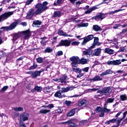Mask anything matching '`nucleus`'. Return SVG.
Segmentation results:
<instances>
[{
  "instance_id": "nucleus-1",
  "label": "nucleus",
  "mask_w": 127,
  "mask_h": 127,
  "mask_svg": "<svg viewBox=\"0 0 127 127\" xmlns=\"http://www.w3.org/2000/svg\"><path fill=\"white\" fill-rule=\"evenodd\" d=\"M21 36H23L24 39L25 40H26V39H28L30 37V31H29V30H27L14 34L12 39L13 41L17 40V39H18L19 37H21Z\"/></svg>"
},
{
  "instance_id": "nucleus-2",
  "label": "nucleus",
  "mask_w": 127,
  "mask_h": 127,
  "mask_svg": "<svg viewBox=\"0 0 127 127\" xmlns=\"http://www.w3.org/2000/svg\"><path fill=\"white\" fill-rule=\"evenodd\" d=\"M48 4V2L45 1L43 3V4H37L36 5V8L37 10L35 11L36 14H41L43 11L46 10L48 8L47 7V5Z\"/></svg>"
},
{
  "instance_id": "nucleus-3",
  "label": "nucleus",
  "mask_w": 127,
  "mask_h": 127,
  "mask_svg": "<svg viewBox=\"0 0 127 127\" xmlns=\"http://www.w3.org/2000/svg\"><path fill=\"white\" fill-rule=\"evenodd\" d=\"M112 91L113 89H112V88H111L110 87H105L102 90H98V96H103V95L108 96V95L111 94Z\"/></svg>"
},
{
  "instance_id": "nucleus-4",
  "label": "nucleus",
  "mask_w": 127,
  "mask_h": 127,
  "mask_svg": "<svg viewBox=\"0 0 127 127\" xmlns=\"http://www.w3.org/2000/svg\"><path fill=\"white\" fill-rule=\"evenodd\" d=\"M21 22V20L20 19H18L13 22L10 26L2 27L1 29H3V31H8L9 30H12V29H14L15 27H16V25L17 24H19Z\"/></svg>"
},
{
  "instance_id": "nucleus-5",
  "label": "nucleus",
  "mask_w": 127,
  "mask_h": 127,
  "mask_svg": "<svg viewBox=\"0 0 127 127\" xmlns=\"http://www.w3.org/2000/svg\"><path fill=\"white\" fill-rule=\"evenodd\" d=\"M14 14V11L5 12L4 13L2 14L0 16V22H1V21H3L7 19L8 17H10V16H11V15H13Z\"/></svg>"
},
{
  "instance_id": "nucleus-6",
  "label": "nucleus",
  "mask_w": 127,
  "mask_h": 127,
  "mask_svg": "<svg viewBox=\"0 0 127 127\" xmlns=\"http://www.w3.org/2000/svg\"><path fill=\"white\" fill-rule=\"evenodd\" d=\"M54 82H58V83H61V85L63 86L66 84V80H67V75L64 74L60 78H55L53 79Z\"/></svg>"
},
{
  "instance_id": "nucleus-7",
  "label": "nucleus",
  "mask_w": 127,
  "mask_h": 127,
  "mask_svg": "<svg viewBox=\"0 0 127 127\" xmlns=\"http://www.w3.org/2000/svg\"><path fill=\"white\" fill-rule=\"evenodd\" d=\"M69 60L71 61V66L72 68H75V67L78 66V64H79V57H72L69 59Z\"/></svg>"
},
{
  "instance_id": "nucleus-8",
  "label": "nucleus",
  "mask_w": 127,
  "mask_h": 127,
  "mask_svg": "<svg viewBox=\"0 0 127 127\" xmlns=\"http://www.w3.org/2000/svg\"><path fill=\"white\" fill-rule=\"evenodd\" d=\"M71 44V40H62L60 42V44L57 46H70Z\"/></svg>"
},
{
  "instance_id": "nucleus-9",
  "label": "nucleus",
  "mask_w": 127,
  "mask_h": 127,
  "mask_svg": "<svg viewBox=\"0 0 127 127\" xmlns=\"http://www.w3.org/2000/svg\"><path fill=\"white\" fill-rule=\"evenodd\" d=\"M77 123H78V120H77L72 119L70 121L65 122H64L62 124H68V126H69L70 127H75L77 126V125H76Z\"/></svg>"
},
{
  "instance_id": "nucleus-10",
  "label": "nucleus",
  "mask_w": 127,
  "mask_h": 127,
  "mask_svg": "<svg viewBox=\"0 0 127 127\" xmlns=\"http://www.w3.org/2000/svg\"><path fill=\"white\" fill-rule=\"evenodd\" d=\"M94 38V35H88L83 38V41L82 42L81 44L82 45H86V44L87 42H89L90 40H92Z\"/></svg>"
},
{
  "instance_id": "nucleus-11",
  "label": "nucleus",
  "mask_w": 127,
  "mask_h": 127,
  "mask_svg": "<svg viewBox=\"0 0 127 127\" xmlns=\"http://www.w3.org/2000/svg\"><path fill=\"white\" fill-rule=\"evenodd\" d=\"M94 38V35H88L83 38V41L82 42L81 44L82 45H86V44L87 42H89L90 40H92Z\"/></svg>"
},
{
  "instance_id": "nucleus-12",
  "label": "nucleus",
  "mask_w": 127,
  "mask_h": 127,
  "mask_svg": "<svg viewBox=\"0 0 127 127\" xmlns=\"http://www.w3.org/2000/svg\"><path fill=\"white\" fill-rule=\"evenodd\" d=\"M28 118H29V114H28V113H23L20 116V122L28 121Z\"/></svg>"
},
{
  "instance_id": "nucleus-13",
  "label": "nucleus",
  "mask_w": 127,
  "mask_h": 127,
  "mask_svg": "<svg viewBox=\"0 0 127 127\" xmlns=\"http://www.w3.org/2000/svg\"><path fill=\"white\" fill-rule=\"evenodd\" d=\"M33 15H38V14L35 13V11L34 12L33 9H30L27 13V18L30 19L31 18Z\"/></svg>"
},
{
  "instance_id": "nucleus-14",
  "label": "nucleus",
  "mask_w": 127,
  "mask_h": 127,
  "mask_svg": "<svg viewBox=\"0 0 127 127\" xmlns=\"http://www.w3.org/2000/svg\"><path fill=\"white\" fill-rule=\"evenodd\" d=\"M102 53V49L97 48L94 50L93 55V56H100Z\"/></svg>"
},
{
  "instance_id": "nucleus-15",
  "label": "nucleus",
  "mask_w": 127,
  "mask_h": 127,
  "mask_svg": "<svg viewBox=\"0 0 127 127\" xmlns=\"http://www.w3.org/2000/svg\"><path fill=\"white\" fill-rule=\"evenodd\" d=\"M79 111L78 108H74L72 109L69 113H68L67 115V117H73L74 115H75V113H77Z\"/></svg>"
},
{
  "instance_id": "nucleus-16",
  "label": "nucleus",
  "mask_w": 127,
  "mask_h": 127,
  "mask_svg": "<svg viewBox=\"0 0 127 127\" xmlns=\"http://www.w3.org/2000/svg\"><path fill=\"white\" fill-rule=\"evenodd\" d=\"M58 34L59 35H61L62 36H65V37H73V36H72L71 35H68L67 34V33L66 32H63V31L60 30L58 31Z\"/></svg>"
},
{
  "instance_id": "nucleus-17",
  "label": "nucleus",
  "mask_w": 127,
  "mask_h": 127,
  "mask_svg": "<svg viewBox=\"0 0 127 127\" xmlns=\"http://www.w3.org/2000/svg\"><path fill=\"white\" fill-rule=\"evenodd\" d=\"M74 88L72 87H68L66 88H62V90H61V93H67V92H69V91H72Z\"/></svg>"
},
{
  "instance_id": "nucleus-18",
  "label": "nucleus",
  "mask_w": 127,
  "mask_h": 127,
  "mask_svg": "<svg viewBox=\"0 0 127 127\" xmlns=\"http://www.w3.org/2000/svg\"><path fill=\"white\" fill-rule=\"evenodd\" d=\"M42 71H35V72H31V75L33 78H36L37 76H40V73H41Z\"/></svg>"
},
{
  "instance_id": "nucleus-19",
  "label": "nucleus",
  "mask_w": 127,
  "mask_h": 127,
  "mask_svg": "<svg viewBox=\"0 0 127 127\" xmlns=\"http://www.w3.org/2000/svg\"><path fill=\"white\" fill-rule=\"evenodd\" d=\"M111 74H113V70H111V69H107L105 72L100 74V76L101 77H104V76H106V75H110Z\"/></svg>"
},
{
  "instance_id": "nucleus-20",
  "label": "nucleus",
  "mask_w": 127,
  "mask_h": 127,
  "mask_svg": "<svg viewBox=\"0 0 127 127\" xmlns=\"http://www.w3.org/2000/svg\"><path fill=\"white\" fill-rule=\"evenodd\" d=\"M106 17V14L104 13H100L95 17L96 20H99V19H104Z\"/></svg>"
},
{
  "instance_id": "nucleus-21",
  "label": "nucleus",
  "mask_w": 127,
  "mask_h": 127,
  "mask_svg": "<svg viewBox=\"0 0 127 127\" xmlns=\"http://www.w3.org/2000/svg\"><path fill=\"white\" fill-rule=\"evenodd\" d=\"M42 24V22H41V21H40L38 20L34 21L33 23V26L34 27H38L39 25H41Z\"/></svg>"
},
{
  "instance_id": "nucleus-22",
  "label": "nucleus",
  "mask_w": 127,
  "mask_h": 127,
  "mask_svg": "<svg viewBox=\"0 0 127 127\" xmlns=\"http://www.w3.org/2000/svg\"><path fill=\"white\" fill-rule=\"evenodd\" d=\"M42 90V87L41 86H38L37 85H36L33 89L31 90V92L33 93L35 92V91H37V92H41Z\"/></svg>"
},
{
  "instance_id": "nucleus-23",
  "label": "nucleus",
  "mask_w": 127,
  "mask_h": 127,
  "mask_svg": "<svg viewBox=\"0 0 127 127\" xmlns=\"http://www.w3.org/2000/svg\"><path fill=\"white\" fill-rule=\"evenodd\" d=\"M118 39H114L113 40H110L109 39H107L106 40V43H113V46L114 45H116L117 43H118Z\"/></svg>"
},
{
  "instance_id": "nucleus-24",
  "label": "nucleus",
  "mask_w": 127,
  "mask_h": 127,
  "mask_svg": "<svg viewBox=\"0 0 127 127\" xmlns=\"http://www.w3.org/2000/svg\"><path fill=\"white\" fill-rule=\"evenodd\" d=\"M97 9L98 7H97V6H94L91 7L89 9L87 10L86 11H85V13H86V14L91 13L93 11V10H96V9Z\"/></svg>"
},
{
  "instance_id": "nucleus-25",
  "label": "nucleus",
  "mask_w": 127,
  "mask_h": 127,
  "mask_svg": "<svg viewBox=\"0 0 127 127\" xmlns=\"http://www.w3.org/2000/svg\"><path fill=\"white\" fill-rule=\"evenodd\" d=\"M104 52L110 55L114 54V50L110 49L109 48H105L104 49Z\"/></svg>"
},
{
  "instance_id": "nucleus-26",
  "label": "nucleus",
  "mask_w": 127,
  "mask_h": 127,
  "mask_svg": "<svg viewBox=\"0 0 127 127\" xmlns=\"http://www.w3.org/2000/svg\"><path fill=\"white\" fill-rule=\"evenodd\" d=\"M102 80L103 78H101L100 76L96 75L91 79V81H93V82H96L98 81H102Z\"/></svg>"
},
{
  "instance_id": "nucleus-27",
  "label": "nucleus",
  "mask_w": 127,
  "mask_h": 127,
  "mask_svg": "<svg viewBox=\"0 0 127 127\" xmlns=\"http://www.w3.org/2000/svg\"><path fill=\"white\" fill-rule=\"evenodd\" d=\"M92 28L94 31H101V30H102V28L97 25H93Z\"/></svg>"
},
{
  "instance_id": "nucleus-28",
  "label": "nucleus",
  "mask_w": 127,
  "mask_h": 127,
  "mask_svg": "<svg viewBox=\"0 0 127 127\" xmlns=\"http://www.w3.org/2000/svg\"><path fill=\"white\" fill-rule=\"evenodd\" d=\"M62 15L60 11H56L54 12L53 15L54 17H60Z\"/></svg>"
},
{
  "instance_id": "nucleus-29",
  "label": "nucleus",
  "mask_w": 127,
  "mask_h": 127,
  "mask_svg": "<svg viewBox=\"0 0 127 127\" xmlns=\"http://www.w3.org/2000/svg\"><path fill=\"white\" fill-rule=\"evenodd\" d=\"M120 101L124 102V101H127V96L126 94H122L120 95Z\"/></svg>"
},
{
  "instance_id": "nucleus-30",
  "label": "nucleus",
  "mask_w": 127,
  "mask_h": 127,
  "mask_svg": "<svg viewBox=\"0 0 127 127\" xmlns=\"http://www.w3.org/2000/svg\"><path fill=\"white\" fill-rule=\"evenodd\" d=\"M116 122H117V119L116 118H114L112 120H109V121L106 122L105 124L106 125H110V124H111V123L112 124H115V123H116Z\"/></svg>"
},
{
  "instance_id": "nucleus-31",
  "label": "nucleus",
  "mask_w": 127,
  "mask_h": 127,
  "mask_svg": "<svg viewBox=\"0 0 127 127\" xmlns=\"http://www.w3.org/2000/svg\"><path fill=\"white\" fill-rule=\"evenodd\" d=\"M98 42H99V38H98V37H94V45L91 46L90 48V49H92V48H95V44H96Z\"/></svg>"
},
{
  "instance_id": "nucleus-32",
  "label": "nucleus",
  "mask_w": 127,
  "mask_h": 127,
  "mask_svg": "<svg viewBox=\"0 0 127 127\" xmlns=\"http://www.w3.org/2000/svg\"><path fill=\"white\" fill-rule=\"evenodd\" d=\"M89 25V23H81L80 24H78L77 25L78 27H87Z\"/></svg>"
},
{
  "instance_id": "nucleus-33",
  "label": "nucleus",
  "mask_w": 127,
  "mask_h": 127,
  "mask_svg": "<svg viewBox=\"0 0 127 127\" xmlns=\"http://www.w3.org/2000/svg\"><path fill=\"white\" fill-rule=\"evenodd\" d=\"M86 104L87 101L86 100H82L78 103V106H79V107H81L82 106H86Z\"/></svg>"
},
{
  "instance_id": "nucleus-34",
  "label": "nucleus",
  "mask_w": 127,
  "mask_h": 127,
  "mask_svg": "<svg viewBox=\"0 0 127 127\" xmlns=\"http://www.w3.org/2000/svg\"><path fill=\"white\" fill-rule=\"evenodd\" d=\"M87 60L85 59L84 58L81 59V60H79V64H87Z\"/></svg>"
},
{
  "instance_id": "nucleus-35",
  "label": "nucleus",
  "mask_w": 127,
  "mask_h": 127,
  "mask_svg": "<svg viewBox=\"0 0 127 127\" xmlns=\"http://www.w3.org/2000/svg\"><path fill=\"white\" fill-rule=\"evenodd\" d=\"M120 64H122V61L121 60L114 61V65L119 66Z\"/></svg>"
},
{
  "instance_id": "nucleus-36",
  "label": "nucleus",
  "mask_w": 127,
  "mask_h": 127,
  "mask_svg": "<svg viewBox=\"0 0 127 127\" xmlns=\"http://www.w3.org/2000/svg\"><path fill=\"white\" fill-rule=\"evenodd\" d=\"M124 9H120L118 10H116L115 11H112L109 12V14H115V13H117V12H119L120 11H123Z\"/></svg>"
},
{
  "instance_id": "nucleus-37",
  "label": "nucleus",
  "mask_w": 127,
  "mask_h": 127,
  "mask_svg": "<svg viewBox=\"0 0 127 127\" xmlns=\"http://www.w3.org/2000/svg\"><path fill=\"white\" fill-rule=\"evenodd\" d=\"M48 113H50V110H46V109H43L40 111V114H47Z\"/></svg>"
},
{
  "instance_id": "nucleus-38",
  "label": "nucleus",
  "mask_w": 127,
  "mask_h": 127,
  "mask_svg": "<svg viewBox=\"0 0 127 127\" xmlns=\"http://www.w3.org/2000/svg\"><path fill=\"white\" fill-rule=\"evenodd\" d=\"M52 51H53L52 49H51L50 47H48L45 49L44 52L45 53H51Z\"/></svg>"
},
{
  "instance_id": "nucleus-39",
  "label": "nucleus",
  "mask_w": 127,
  "mask_h": 127,
  "mask_svg": "<svg viewBox=\"0 0 127 127\" xmlns=\"http://www.w3.org/2000/svg\"><path fill=\"white\" fill-rule=\"evenodd\" d=\"M62 93L61 90H60L55 94V96H56L57 98H61Z\"/></svg>"
},
{
  "instance_id": "nucleus-40",
  "label": "nucleus",
  "mask_w": 127,
  "mask_h": 127,
  "mask_svg": "<svg viewBox=\"0 0 127 127\" xmlns=\"http://www.w3.org/2000/svg\"><path fill=\"white\" fill-rule=\"evenodd\" d=\"M15 112H23V108L22 107H16L14 108Z\"/></svg>"
},
{
  "instance_id": "nucleus-41",
  "label": "nucleus",
  "mask_w": 127,
  "mask_h": 127,
  "mask_svg": "<svg viewBox=\"0 0 127 127\" xmlns=\"http://www.w3.org/2000/svg\"><path fill=\"white\" fill-rule=\"evenodd\" d=\"M72 70L75 72V73H81L82 72V69L79 68H73Z\"/></svg>"
},
{
  "instance_id": "nucleus-42",
  "label": "nucleus",
  "mask_w": 127,
  "mask_h": 127,
  "mask_svg": "<svg viewBox=\"0 0 127 127\" xmlns=\"http://www.w3.org/2000/svg\"><path fill=\"white\" fill-rule=\"evenodd\" d=\"M63 112V109L61 108H59L58 109L55 111L56 114H61Z\"/></svg>"
},
{
  "instance_id": "nucleus-43",
  "label": "nucleus",
  "mask_w": 127,
  "mask_h": 127,
  "mask_svg": "<svg viewBox=\"0 0 127 127\" xmlns=\"http://www.w3.org/2000/svg\"><path fill=\"white\" fill-rule=\"evenodd\" d=\"M62 0H58L57 2H54V5H61V4L62 3Z\"/></svg>"
},
{
  "instance_id": "nucleus-44",
  "label": "nucleus",
  "mask_w": 127,
  "mask_h": 127,
  "mask_svg": "<svg viewBox=\"0 0 127 127\" xmlns=\"http://www.w3.org/2000/svg\"><path fill=\"white\" fill-rule=\"evenodd\" d=\"M83 54L84 55H91L92 54V51L86 50L83 52Z\"/></svg>"
},
{
  "instance_id": "nucleus-45",
  "label": "nucleus",
  "mask_w": 127,
  "mask_h": 127,
  "mask_svg": "<svg viewBox=\"0 0 127 127\" xmlns=\"http://www.w3.org/2000/svg\"><path fill=\"white\" fill-rule=\"evenodd\" d=\"M37 67V64H35V63H34L33 65L31 66L29 69L30 70H34V69H36Z\"/></svg>"
},
{
  "instance_id": "nucleus-46",
  "label": "nucleus",
  "mask_w": 127,
  "mask_h": 127,
  "mask_svg": "<svg viewBox=\"0 0 127 127\" xmlns=\"http://www.w3.org/2000/svg\"><path fill=\"white\" fill-rule=\"evenodd\" d=\"M8 89V86H3V87L0 90V92L1 93H3L4 92H5L6 90Z\"/></svg>"
},
{
  "instance_id": "nucleus-47",
  "label": "nucleus",
  "mask_w": 127,
  "mask_h": 127,
  "mask_svg": "<svg viewBox=\"0 0 127 127\" xmlns=\"http://www.w3.org/2000/svg\"><path fill=\"white\" fill-rule=\"evenodd\" d=\"M44 92L45 93H49L50 92V87L49 86H47L44 88Z\"/></svg>"
},
{
  "instance_id": "nucleus-48",
  "label": "nucleus",
  "mask_w": 127,
  "mask_h": 127,
  "mask_svg": "<svg viewBox=\"0 0 127 127\" xmlns=\"http://www.w3.org/2000/svg\"><path fill=\"white\" fill-rule=\"evenodd\" d=\"M88 123V121L87 120H82L80 122L79 126H84V125H86V124Z\"/></svg>"
},
{
  "instance_id": "nucleus-49",
  "label": "nucleus",
  "mask_w": 127,
  "mask_h": 127,
  "mask_svg": "<svg viewBox=\"0 0 127 127\" xmlns=\"http://www.w3.org/2000/svg\"><path fill=\"white\" fill-rule=\"evenodd\" d=\"M123 120H124V118H121L119 120H117L118 126L115 125V126H113V127H119L120 124H121V123L122 121H123Z\"/></svg>"
},
{
  "instance_id": "nucleus-50",
  "label": "nucleus",
  "mask_w": 127,
  "mask_h": 127,
  "mask_svg": "<svg viewBox=\"0 0 127 127\" xmlns=\"http://www.w3.org/2000/svg\"><path fill=\"white\" fill-rule=\"evenodd\" d=\"M36 61L38 63L41 64L43 62V59L42 58H39L36 59Z\"/></svg>"
},
{
  "instance_id": "nucleus-51",
  "label": "nucleus",
  "mask_w": 127,
  "mask_h": 127,
  "mask_svg": "<svg viewBox=\"0 0 127 127\" xmlns=\"http://www.w3.org/2000/svg\"><path fill=\"white\" fill-rule=\"evenodd\" d=\"M89 69H90V67H86L82 68L81 71H83V72H85L86 73H88V72H89Z\"/></svg>"
},
{
  "instance_id": "nucleus-52",
  "label": "nucleus",
  "mask_w": 127,
  "mask_h": 127,
  "mask_svg": "<svg viewBox=\"0 0 127 127\" xmlns=\"http://www.w3.org/2000/svg\"><path fill=\"white\" fill-rule=\"evenodd\" d=\"M102 111V108L101 107H97V108L95 109V112L96 113H100Z\"/></svg>"
},
{
  "instance_id": "nucleus-53",
  "label": "nucleus",
  "mask_w": 127,
  "mask_h": 127,
  "mask_svg": "<svg viewBox=\"0 0 127 127\" xmlns=\"http://www.w3.org/2000/svg\"><path fill=\"white\" fill-rule=\"evenodd\" d=\"M79 44H80V42H77V41L73 42L71 43V45H72L73 46H76L78 45Z\"/></svg>"
},
{
  "instance_id": "nucleus-54",
  "label": "nucleus",
  "mask_w": 127,
  "mask_h": 127,
  "mask_svg": "<svg viewBox=\"0 0 127 127\" xmlns=\"http://www.w3.org/2000/svg\"><path fill=\"white\" fill-rule=\"evenodd\" d=\"M102 111L104 113H110L111 112V110L108 109L106 108H104Z\"/></svg>"
},
{
  "instance_id": "nucleus-55",
  "label": "nucleus",
  "mask_w": 127,
  "mask_h": 127,
  "mask_svg": "<svg viewBox=\"0 0 127 127\" xmlns=\"http://www.w3.org/2000/svg\"><path fill=\"white\" fill-rule=\"evenodd\" d=\"M115 101V98H109L107 99V103H113Z\"/></svg>"
},
{
  "instance_id": "nucleus-56",
  "label": "nucleus",
  "mask_w": 127,
  "mask_h": 127,
  "mask_svg": "<svg viewBox=\"0 0 127 127\" xmlns=\"http://www.w3.org/2000/svg\"><path fill=\"white\" fill-rule=\"evenodd\" d=\"M57 56H61V55H63V52L62 51H59L57 53Z\"/></svg>"
},
{
  "instance_id": "nucleus-57",
  "label": "nucleus",
  "mask_w": 127,
  "mask_h": 127,
  "mask_svg": "<svg viewBox=\"0 0 127 127\" xmlns=\"http://www.w3.org/2000/svg\"><path fill=\"white\" fill-rule=\"evenodd\" d=\"M45 108H49V109H53V108H54V105L49 104L48 106H45Z\"/></svg>"
},
{
  "instance_id": "nucleus-58",
  "label": "nucleus",
  "mask_w": 127,
  "mask_h": 127,
  "mask_svg": "<svg viewBox=\"0 0 127 127\" xmlns=\"http://www.w3.org/2000/svg\"><path fill=\"white\" fill-rule=\"evenodd\" d=\"M65 104L67 106V107H69V106L71 105V101H65Z\"/></svg>"
},
{
  "instance_id": "nucleus-59",
  "label": "nucleus",
  "mask_w": 127,
  "mask_h": 127,
  "mask_svg": "<svg viewBox=\"0 0 127 127\" xmlns=\"http://www.w3.org/2000/svg\"><path fill=\"white\" fill-rule=\"evenodd\" d=\"M108 65H114V61H108L107 62Z\"/></svg>"
},
{
  "instance_id": "nucleus-60",
  "label": "nucleus",
  "mask_w": 127,
  "mask_h": 127,
  "mask_svg": "<svg viewBox=\"0 0 127 127\" xmlns=\"http://www.w3.org/2000/svg\"><path fill=\"white\" fill-rule=\"evenodd\" d=\"M20 127H26V126H25V124H24V123L20 121Z\"/></svg>"
},
{
  "instance_id": "nucleus-61",
  "label": "nucleus",
  "mask_w": 127,
  "mask_h": 127,
  "mask_svg": "<svg viewBox=\"0 0 127 127\" xmlns=\"http://www.w3.org/2000/svg\"><path fill=\"white\" fill-rule=\"evenodd\" d=\"M127 32V28L124 29L123 30L122 32L121 33V35H123V34H125V33Z\"/></svg>"
},
{
  "instance_id": "nucleus-62",
  "label": "nucleus",
  "mask_w": 127,
  "mask_h": 127,
  "mask_svg": "<svg viewBox=\"0 0 127 127\" xmlns=\"http://www.w3.org/2000/svg\"><path fill=\"white\" fill-rule=\"evenodd\" d=\"M32 1H33V0H28V1H27L26 4L28 5V4H30V3H31Z\"/></svg>"
},
{
  "instance_id": "nucleus-63",
  "label": "nucleus",
  "mask_w": 127,
  "mask_h": 127,
  "mask_svg": "<svg viewBox=\"0 0 127 127\" xmlns=\"http://www.w3.org/2000/svg\"><path fill=\"white\" fill-rule=\"evenodd\" d=\"M61 121H64V120H66V117H65L64 115L61 116Z\"/></svg>"
},
{
  "instance_id": "nucleus-64",
  "label": "nucleus",
  "mask_w": 127,
  "mask_h": 127,
  "mask_svg": "<svg viewBox=\"0 0 127 127\" xmlns=\"http://www.w3.org/2000/svg\"><path fill=\"white\" fill-rule=\"evenodd\" d=\"M21 25H22L23 26H26V25H27V23H26V22H23L21 23Z\"/></svg>"
}]
</instances>
